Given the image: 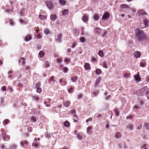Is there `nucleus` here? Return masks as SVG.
I'll return each mask as SVG.
<instances>
[{
	"instance_id": "nucleus-62",
	"label": "nucleus",
	"mask_w": 149,
	"mask_h": 149,
	"mask_svg": "<svg viewBox=\"0 0 149 149\" xmlns=\"http://www.w3.org/2000/svg\"><path fill=\"white\" fill-rule=\"evenodd\" d=\"M146 81L147 82H149V76L146 77Z\"/></svg>"
},
{
	"instance_id": "nucleus-12",
	"label": "nucleus",
	"mask_w": 149,
	"mask_h": 149,
	"mask_svg": "<svg viewBox=\"0 0 149 149\" xmlns=\"http://www.w3.org/2000/svg\"><path fill=\"white\" fill-rule=\"evenodd\" d=\"M120 7L121 8L128 9L130 8V7L126 4H122L120 5Z\"/></svg>"
},
{
	"instance_id": "nucleus-9",
	"label": "nucleus",
	"mask_w": 149,
	"mask_h": 149,
	"mask_svg": "<svg viewBox=\"0 0 149 149\" xmlns=\"http://www.w3.org/2000/svg\"><path fill=\"white\" fill-rule=\"evenodd\" d=\"M136 93L137 94L139 95L140 96H143V95L144 94H145L144 92H142L141 91V89L137 91Z\"/></svg>"
},
{
	"instance_id": "nucleus-23",
	"label": "nucleus",
	"mask_w": 149,
	"mask_h": 149,
	"mask_svg": "<svg viewBox=\"0 0 149 149\" xmlns=\"http://www.w3.org/2000/svg\"><path fill=\"white\" fill-rule=\"evenodd\" d=\"M64 125L67 127H69L70 126V123L69 122L66 121L64 123Z\"/></svg>"
},
{
	"instance_id": "nucleus-35",
	"label": "nucleus",
	"mask_w": 149,
	"mask_h": 149,
	"mask_svg": "<svg viewBox=\"0 0 149 149\" xmlns=\"http://www.w3.org/2000/svg\"><path fill=\"white\" fill-rule=\"evenodd\" d=\"M9 122V121L8 119H5L3 121V124L4 125H6Z\"/></svg>"
},
{
	"instance_id": "nucleus-56",
	"label": "nucleus",
	"mask_w": 149,
	"mask_h": 149,
	"mask_svg": "<svg viewBox=\"0 0 149 149\" xmlns=\"http://www.w3.org/2000/svg\"><path fill=\"white\" fill-rule=\"evenodd\" d=\"M92 118H89L87 120H86V122H88L89 121H91L92 120Z\"/></svg>"
},
{
	"instance_id": "nucleus-45",
	"label": "nucleus",
	"mask_w": 149,
	"mask_h": 149,
	"mask_svg": "<svg viewBox=\"0 0 149 149\" xmlns=\"http://www.w3.org/2000/svg\"><path fill=\"white\" fill-rule=\"evenodd\" d=\"M50 81H53L54 82H55V80L54 79V76H52L51 77V78L50 79Z\"/></svg>"
},
{
	"instance_id": "nucleus-42",
	"label": "nucleus",
	"mask_w": 149,
	"mask_h": 149,
	"mask_svg": "<svg viewBox=\"0 0 149 149\" xmlns=\"http://www.w3.org/2000/svg\"><path fill=\"white\" fill-rule=\"evenodd\" d=\"M33 146L35 147L36 148H38V144L36 143H33L32 144Z\"/></svg>"
},
{
	"instance_id": "nucleus-55",
	"label": "nucleus",
	"mask_w": 149,
	"mask_h": 149,
	"mask_svg": "<svg viewBox=\"0 0 149 149\" xmlns=\"http://www.w3.org/2000/svg\"><path fill=\"white\" fill-rule=\"evenodd\" d=\"M144 126L147 129H149V128L148 127V124L147 123H145Z\"/></svg>"
},
{
	"instance_id": "nucleus-53",
	"label": "nucleus",
	"mask_w": 149,
	"mask_h": 149,
	"mask_svg": "<svg viewBox=\"0 0 149 149\" xmlns=\"http://www.w3.org/2000/svg\"><path fill=\"white\" fill-rule=\"evenodd\" d=\"M10 24L11 25H13L14 24V22L11 19L10 20Z\"/></svg>"
},
{
	"instance_id": "nucleus-63",
	"label": "nucleus",
	"mask_w": 149,
	"mask_h": 149,
	"mask_svg": "<svg viewBox=\"0 0 149 149\" xmlns=\"http://www.w3.org/2000/svg\"><path fill=\"white\" fill-rule=\"evenodd\" d=\"M142 149H146V145H144L143 147L141 148Z\"/></svg>"
},
{
	"instance_id": "nucleus-29",
	"label": "nucleus",
	"mask_w": 149,
	"mask_h": 149,
	"mask_svg": "<svg viewBox=\"0 0 149 149\" xmlns=\"http://www.w3.org/2000/svg\"><path fill=\"white\" fill-rule=\"evenodd\" d=\"M115 136L116 138H119L121 136V134L119 132H117Z\"/></svg>"
},
{
	"instance_id": "nucleus-48",
	"label": "nucleus",
	"mask_w": 149,
	"mask_h": 149,
	"mask_svg": "<svg viewBox=\"0 0 149 149\" xmlns=\"http://www.w3.org/2000/svg\"><path fill=\"white\" fill-rule=\"evenodd\" d=\"M103 66L104 68H107V66L106 63L105 62H103Z\"/></svg>"
},
{
	"instance_id": "nucleus-10",
	"label": "nucleus",
	"mask_w": 149,
	"mask_h": 149,
	"mask_svg": "<svg viewBox=\"0 0 149 149\" xmlns=\"http://www.w3.org/2000/svg\"><path fill=\"white\" fill-rule=\"evenodd\" d=\"M70 101H66L64 102L63 105L66 107H68L70 106Z\"/></svg>"
},
{
	"instance_id": "nucleus-58",
	"label": "nucleus",
	"mask_w": 149,
	"mask_h": 149,
	"mask_svg": "<svg viewBox=\"0 0 149 149\" xmlns=\"http://www.w3.org/2000/svg\"><path fill=\"white\" fill-rule=\"evenodd\" d=\"M45 65L47 66V67H48L49 66V64L48 62H45Z\"/></svg>"
},
{
	"instance_id": "nucleus-54",
	"label": "nucleus",
	"mask_w": 149,
	"mask_h": 149,
	"mask_svg": "<svg viewBox=\"0 0 149 149\" xmlns=\"http://www.w3.org/2000/svg\"><path fill=\"white\" fill-rule=\"evenodd\" d=\"M71 112L72 114H74H74H75L76 113V111L75 110H73L71 111Z\"/></svg>"
},
{
	"instance_id": "nucleus-11",
	"label": "nucleus",
	"mask_w": 149,
	"mask_h": 149,
	"mask_svg": "<svg viewBox=\"0 0 149 149\" xmlns=\"http://www.w3.org/2000/svg\"><path fill=\"white\" fill-rule=\"evenodd\" d=\"M134 55L136 58H138L140 57L141 54L139 52L136 51L134 53Z\"/></svg>"
},
{
	"instance_id": "nucleus-8",
	"label": "nucleus",
	"mask_w": 149,
	"mask_h": 149,
	"mask_svg": "<svg viewBox=\"0 0 149 149\" xmlns=\"http://www.w3.org/2000/svg\"><path fill=\"white\" fill-rule=\"evenodd\" d=\"M84 67L86 70H89L91 69L90 65L87 63H86L85 64Z\"/></svg>"
},
{
	"instance_id": "nucleus-39",
	"label": "nucleus",
	"mask_w": 149,
	"mask_h": 149,
	"mask_svg": "<svg viewBox=\"0 0 149 149\" xmlns=\"http://www.w3.org/2000/svg\"><path fill=\"white\" fill-rule=\"evenodd\" d=\"M127 127L130 130H132L133 128V126L132 125L129 124L127 126Z\"/></svg>"
},
{
	"instance_id": "nucleus-26",
	"label": "nucleus",
	"mask_w": 149,
	"mask_h": 149,
	"mask_svg": "<svg viewBox=\"0 0 149 149\" xmlns=\"http://www.w3.org/2000/svg\"><path fill=\"white\" fill-rule=\"evenodd\" d=\"M101 72V70L99 69H97L95 71L97 75H99L100 74Z\"/></svg>"
},
{
	"instance_id": "nucleus-61",
	"label": "nucleus",
	"mask_w": 149,
	"mask_h": 149,
	"mask_svg": "<svg viewBox=\"0 0 149 149\" xmlns=\"http://www.w3.org/2000/svg\"><path fill=\"white\" fill-rule=\"evenodd\" d=\"M45 104L46 105V106L47 107H49L50 106V104H47V103L46 102H45Z\"/></svg>"
},
{
	"instance_id": "nucleus-41",
	"label": "nucleus",
	"mask_w": 149,
	"mask_h": 149,
	"mask_svg": "<svg viewBox=\"0 0 149 149\" xmlns=\"http://www.w3.org/2000/svg\"><path fill=\"white\" fill-rule=\"evenodd\" d=\"M85 41V39L84 37H81L80 38V41L81 42H84Z\"/></svg>"
},
{
	"instance_id": "nucleus-14",
	"label": "nucleus",
	"mask_w": 149,
	"mask_h": 149,
	"mask_svg": "<svg viewBox=\"0 0 149 149\" xmlns=\"http://www.w3.org/2000/svg\"><path fill=\"white\" fill-rule=\"evenodd\" d=\"M92 127L91 126H89L87 129V133L89 134H90L91 133V130Z\"/></svg>"
},
{
	"instance_id": "nucleus-33",
	"label": "nucleus",
	"mask_w": 149,
	"mask_h": 149,
	"mask_svg": "<svg viewBox=\"0 0 149 149\" xmlns=\"http://www.w3.org/2000/svg\"><path fill=\"white\" fill-rule=\"evenodd\" d=\"M98 54L100 56L102 57L104 56V54L102 50L98 52Z\"/></svg>"
},
{
	"instance_id": "nucleus-7",
	"label": "nucleus",
	"mask_w": 149,
	"mask_h": 149,
	"mask_svg": "<svg viewBox=\"0 0 149 149\" xmlns=\"http://www.w3.org/2000/svg\"><path fill=\"white\" fill-rule=\"evenodd\" d=\"M139 72H138L137 74L134 75V78L136 81H140L141 80V78L139 75Z\"/></svg>"
},
{
	"instance_id": "nucleus-38",
	"label": "nucleus",
	"mask_w": 149,
	"mask_h": 149,
	"mask_svg": "<svg viewBox=\"0 0 149 149\" xmlns=\"http://www.w3.org/2000/svg\"><path fill=\"white\" fill-rule=\"evenodd\" d=\"M77 138L80 140H81L82 139V136L79 134H77Z\"/></svg>"
},
{
	"instance_id": "nucleus-15",
	"label": "nucleus",
	"mask_w": 149,
	"mask_h": 149,
	"mask_svg": "<svg viewBox=\"0 0 149 149\" xmlns=\"http://www.w3.org/2000/svg\"><path fill=\"white\" fill-rule=\"evenodd\" d=\"M19 62V63H21L22 65H24L25 64V59L23 58H21Z\"/></svg>"
},
{
	"instance_id": "nucleus-18",
	"label": "nucleus",
	"mask_w": 149,
	"mask_h": 149,
	"mask_svg": "<svg viewBox=\"0 0 149 149\" xmlns=\"http://www.w3.org/2000/svg\"><path fill=\"white\" fill-rule=\"evenodd\" d=\"M28 142L25 140L21 142V145L23 146H24L25 145L28 144Z\"/></svg>"
},
{
	"instance_id": "nucleus-43",
	"label": "nucleus",
	"mask_w": 149,
	"mask_h": 149,
	"mask_svg": "<svg viewBox=\"0 0 149 149\" xmlns=\"http://www.w3.org/2000/svg\"><path fill=\"white\" fill-rule=\"evenodd\" d=\"M70 59L66 58L65 60V62L67 63H69L70 62Z\"/></svg>"
},
{
	"instance_id": "nucleus-25",
	"label": "nucleus",
	"mask_w": 149,
	"mask_h": 149,
	"mask_svg": "<svg viewBox=\"0 0 149 149\" xmlns=\"http://www.w3.org/2000/svg\"><path fill=\"white\" fill-rule=\"evenodd\" d=\"M62 36V34H59L57 37L56 40L59 42L61 41V38Z\"/></svg>"
},
{
	"instance_id": "nucleus-50",
	"label": "nucleus",
	"mask_w": 149,
	"mask_h": 149,
	"mask_svg": "<svg viewBox=\"0 0 149 149\" xmlns=\"http://www.w3.org/2000/svg\"><path fill=\"white\" fill-rule=\"evenodd\" d=\"M73 90V88L72 87H70L69 89H68V92L70 93Z\"/></svg>"
},
{
	"instance_id": "nucleus-21",
	"label": "nucleus",
	"mask_w": 149,
	"mask_h": 149,
	"mask_svg": "<svg viewBox=\"0 0 149 149\" xmlns=\"http://www.w3.org/2000/svg\"><path fill=\"white\" fill-rule=\"evenodd\" d=\"M149 23V20L146 19H144V24L146 26V27H147L148 26V23Z\"/></svg>"
},
{
	"instance_id": "nucleus-32",
	"label": "nucleus",
	"mask_w": 149,
	"mask_h": 149,
	"mask_svg": "<svg viewBox=\"0 0 149 149\" xmlns=\"http://www.w3.org/2000/svg\"><path fill=\"white\" fill-rule=\"evenodd\" d=\"M93 17L95 20H97L99 19V16L97 14H95L94 15Z\"/></svg>"
},
{
	"instance_id": "nucleus-1",
	"label": "nucleus",
	"mask_w": 149,
	"mask_h": 149,
	"mask_svg": "<svg viewBox=\"0 0 149 149\" xmlns=\"http://www.w3.org/2000/svg\"><path fill=\"white\" fill-rule=\"evenodd\" d=\"M136 38L139 41L143 39L145 37L144 33L143 31L139 29H136Z\"/></svg>"
},
{
	"instance_id": "nucleus-31",
	"label": "nucleus",
	"mask_w": 149,
	"mask_h": 149,
	"mask_svg": "<svg viewBox=\"0 0 149 149\" xmlns=\"http://www.w3.org/2000/svg\"><path fill=\"white\" fill-rule=\"evenodd\" d=\"M77 79V77L76 76H74L72 77L71 80L73 82H75Z\"/></svg>"
},
{
	"instance_id": "nucleus-30",
	"label": "nucleus",
	"mask_w": 149,
	"mask_h": 149,
	"mask_svg": "<svg viewBox=\"0 0 149 149\" xmlns=\"http://www.w3.org/2000/svg\"><path fill=\"white\" fill-rule=\"evenodd\" d=\"M146 64L144 61H142L140 63V66L142 67H144L145 66Z\"/></svg>"
},
{
	"instance_id": "nucleus-37",
	"label": "nucleus",
	"mask_w": 149,
	"mask_h": 149,
	"mask_svg": "<svg viewBox=\"0 0 149 149\" xmlns=\"http://www.w3.org/2000/svg\"><path fill=\"white\" fill-rule=\"evenodd\" d=\"M130 76V74L127 73H125L124 75V77L125 78H127Z\"/></svg>"
},
{
	"instance_id": "nucleus-3",
	"label": "nucleus",
	"mask_w": 149,
	"mask_h": 149,
	"mask_svg": "<svg viewBox=\"0 0 149 149\" xmlns=\"http://www.w3.org/2000/svg\"><path fill=\"white\" fill-rule=\"evenodd\" d=\"M46 5H47V7L49 8L50 9H51L53 7V4L52 3V2L50 1H47L46 2Z\"/></svg>"
},
{
	"instance_id": "nucleus-52",
	"label": "nucleus",
	"mask_w": 149,
	"mask_h": 149,
	"mask_svg": "<svg viewBox=\"0 0 149 149\" xmlns=\"http://www.w3.org/2000/svg\"><path fill=\"white\" fill-rule=\"evenodd\" d=\"M57 61L58 63H60L61 62L62 60L60 58H58L57 59Z\"/></svg>"
},
{
	"instance_id": "nucleus-34",
	"label": "nucleus",
	"mask_w": 149,
	"mask_h": 149,
	"mask_svg": "<svg viewBox=\"0 0 149 149\" xmlns=\"http://www.w3.org/2000/svg\"><path fill=\"white\" fill-rule=\"evenodd\" d=\"M73 116L75 118H74V122H77L78 118L77 116L75 114H74L73 115Z\"/></svg>"
},
{
	"instance_id": "nucleus-59",
	"label": "nucleus",
	"mask_w": 149,
	"mask_h": 149,
	"mask_svg": "<svg viewBox=\"0 0 149 149\" xmlns=\"http://www.w3.org/2000/svg\"><path fill=\"white\" fill-rule=\"evenodd\" d=\"M37 38L38 39H40V38H41V36L40 35V34H38L37 35Z\"/></svg>"
},
{
	"instance_id": "nucleus-47",
	"label": "nucleus",
	"mask_w": 149,
	"mask_h": 149,
	"mask_svg": "<svg viewBox=\"0 0 149 149\" xmlns=\"http://www.w3.org/2000/svg\"><path fill=\"white\" fill-rule=\"evenodd\" d=\"M33 98L36 101H38L39 99V97L36 96L33 97Z\"/></svg>"
},
{
	"instance_id": "nucleus-20",
	"label": "nucleus",
	"mask_w": 149,
	"mask_h": 149,
	"mask_svg": "<svg viewBox=\"0 0 149 149\" xmlns=\"http://www.w3.org/2000/svg\"><path fill=\"white\" fill-rule=\"evenodd\" d=\"M146 14V13H145V11L143 10H140L138 12V14L139 15H143Z\"/></svg>"
},
{
	"instance_id": "nucleus-44",
	"label": "nucleus",
	"mask_w": 149,
	"mask_h": 149,
	"mask_svg": "<svg viewBox=\"0 0 149 149\" xmlns=\"http://www.w3.org/2000/svg\"><path fill=\"white\" fill-rule=\"evenodd\" d=\"M68 70V69L66 67H65L63 69V72H67Z\"/></svg>"
},
{
	"instance_id": "nucleus-27",
	"label": "nucleus",
	"mask_w": 149,
	"mask_h": 149,
	"mask_svg": "<svg viewBox=\"0 0 149 149\" xmlns=\"http://www.w3.org/2000/svg\"><path fill=\"white\" fill-rule=\"evenodd\" d=\"M44 52L42 51H41L39 53V56L40 57H42L44 55Z\"/></svg>"
},
{
	"instance_id": "nucleus-36",
	"label": "nucleus",
	"mask_w": 149,
	"mask_h": 149,
	"mask_svg": "<svg viewBox=\"0 0 149 149\" xmlns=\"http://www.w3.org/2000/svg\"><path fill=\"white\" fill-rule=\"evenodd\" d=\"M44 33L45 34H47L50 33V31L48 29H45Z\"/></svg>"
},
{
	"instance_id": "nucleus-16",
	"label": "nucleus",
	"mask_w": 149,
	"mask_h": 149,
	"mask_svg": "<svg viewBox=\"0 0 149 149\" xmlns=\"http://www.w3.org/2000/svg\"><path fill=\"white\" fill-rule=\"evenodd\" d=\"M56 18L57 17L56 15H51L50 19L52 21L55 20Z\"/></svg>"
},
{
	"instance_id": "nucleus-64",
	"label": "nucleus",
	"mask_w": 149,
	"mask_h": 149,
	"mask_svg": "<svg viewBox=\"0 0 149 149\" xmlns=\"http://www.w3.org/2000/svg\"><path fill=\"white\" fill-rule=\"evenodd\" d=\"M19 21L20 22L22 23H23V22H24V21H23V20L22 19H19Z\"/></svg>"
},
{
	"instance_id": "nucleus-57",
	"label": "nucleus",
	"mask_w": 149,
	"mask_h": 149,
	"mask_svg": "<svg viewBox=\"0 0 149 149\" xmlns=\"http://www.w3.org/2000/svg\"><path fill=\"white\" fill-rule=\"evenodd\" d=\"M82 95L81 94H79L78 96V99H80L82 97Z\"/></svg>"
},
{
	"instance_id": "nucleus-19",
	"label": "nucleus",
	"mask_w": 149,
	"mask_h": 149,
	"mask_svg": "<svg viewBox=\"0 0 149 149\" xmlns=\"http://www.w3.org/2000/svg\"><path fill=\"white\" fill-rule=\"evenodd\" d=\"M39 18L41 20H44L46 19L47 16L45 15H40L39 16Z\"/></svg>"
},
{
	"instance_id": "nucleus-5",
	"label": "nucleus",
	"mask_w": 149,
	"mask_h": 149,
	"mask_svg": "<svg viewBox=\"0 0 149 149\" xmlns=\"http://www.w3.org/2000/svg\"><path fill=\"white\" fill-rule=\"evenodd\" d=\"M110 16L109 14L107 12H106L104 14L102 17V19L103 20H106Z\"/></svg>"
},
{
	"instance_id": "nucleus-2",
	"label": "nucleus",
	"mask_w": 149,
	"mask_h": 149,
	"mask_svg": "<svg viewBox=\"0 0 149 149\" xmlns=\"http://www.w3.org/2000/svg\"><path fill=\"white\" fill-rule=\"evenodd\" d=\"M40 84L39 82L37 83L36 85V91L38 93H40L41 92V89L40 88Z\"/></svg>"
},
{
	"instance_id": "nucleus-46",
	"label": "nucleus",
	"mask_w": 149,
	"mask_h": 149,
	"mask_svg": "<svg viewBox=\"0 0 149 149\" xmlns=\"http://www.w3.org/2000/svg\"><path fill=\"white\" fill-rule=\"evenodd\" d=\"M12 73V71H10L8 72V77H12L11 75Z\"/></svg>"
},
{
	"instance_id": "nucleus-24",
	"label": "nucleus",
	"mask_w": 149,
	"mask_h": 149,
	"mask_svg": "<svg viewBox=\"0 0 149 149\" xmlns=\"http://www.w3.org/2000/svg\"><path fill=\"white\" fill-rule=\"evenodd\" d=\"M68 13V10H64L62 11V14L63 15H65Z\"/></svg>"
},
{
	"instance_id": "nucleus-13",
	"label": "nucleus",
	"mask_w": 149,
	"mask_h": 149,
	"mask_svg": "<svg viewBox=\"0 0 149 149\" xmlns=\"http://www.w3.org/2000/svg\"><path fill=\"white\" fill-rule=\"evenodd\" d=\"M88 17L86 15H84L82 18V20L85 22H86L88 21Z\"/></svg>"
},
{
	"instance_id": "nucleus-17",
	"label": "nucleus",
	"mask_w": 149,
	"mask_h": 149,
	"mask_svg": "<svg viewBox=\"0 0 149 149\" xmlns=\"http://www.w3.org/2000/svg\"><path fill=\"white\" fill-rule=\"evenodd\" d=\"M31 38V36L30 35H27L25 38V41H28Z\"/></svg>"
},
{
	"instance_id": "nucleus-4",
	"label": "nucleus",
	"mask_w": 149,
	"mask_h": 149,
	"mask_svg": "<svg viewBox=\"0 0 149 149\" xmlns=\"http://www.w3.org/2000/svg\"><path fill=\"white\" fill-rule=\"evenodd\" d=\"M141 91L142 92H144L145 93H149V89L146 86L144 87L141 89Z\"/></svg>"
},
{
	"instance_id": "nucleus-51",
	"label": "nucleus",
	"mask_w": 149,
	"mask_h": 149,
	"mask_svg": "<svg viewBox=\"0 0 149 149\" xmlns=\"http://www.w3.org/2000/svg\"><path fill=\"white\" fill-rule=\"evenodd\" d=\"M115 113L117 116H118L119 115V113L117 109L115 110Z\"/></svg>"
},
{
	"instance_id": "nucleus-40",
	"label": "nucleus",
	"mask_w": 149,
	"mask_h": 149,
	"mask_svg": "<svg viewBox=\"0 0 149 149\" xmlns=\"http://www.w3.org/2000/svg\"><path fill=\"white\" fill-rule=\"evenodd\" d=\"M1 89L2 91H6V86H2L1 88Z\"/></svg>"
},
{
	"instance_id": "nucleus-60",
	"label": "nucleus",
	"mask_w": 149,
	"mask_h": 149,
	"mask_svg": "<svg viewBox=\"0 0 149 149\" xmlns=\"http://www.w3.org/2000/svg\"><path fill=\"white\" fill-rule=\"evenodd\" d=\"M132 116L131 115H130L128 116H127L126 118L127 119H131L132 118Z\"/></svg>"
},
{
	"instance_id": "nucleus-6",
	"label": "nucleus",
	"mask_w": 149,
	"mask_h": 149,
	"mask_svg": "<svg viewBox=\"0 0 149 149\" xmlns=\"http://www.w3.org/2000/svg\"><path fill=\"white\" fill-rule=\"evenodd\" d=\"M2 135L4 140H8L10 139V136L6 134L5 133H3Z\"/></svg>"
},
{
	"instance_id": "nucleus-28",
	"label": "nucleus",
	"mask_w": 149,
	"mask_h": 149,
	"mask_svg": "<svg viewBox=\"0 0 149 149\" xmlns=\"http://www.w3.org/2000/svg\"><path fill=\"white\" fill-rule=\"evenodd\" d=\"M59 3L62 5H64L66 4V1L64 0H59Z\"/></svg>"
},
{
	"instance_id": "nucleus-49",
	"label": "nucleus",
	"mask_w": 149,
	"mask_h": 149,
	"mask_svg": "<svg viewBox=\"0 0 149 149\" xmlns=\"http://www.w3.org/2000/svg\"><path fill=\"white\" fill-rule=\"evenodd\" d=\"M31 120L32 122H35L36 121V118L34 117H32L31 118Z\"/></svg>"
},
{
	"instance_id": "nucleus-22",
	"label": "nucleus",
	"mask_w": 149,
	"mask_h": 149,
	"mask_svg": "<svg viewBox=\"0 0 149 149\" xmlns=\"http://www.w3.org/2000/svg\"><path fill=\"white\" fill-rule=\"evenodd\" d=\"M101 79L100 77L98 78L97 79L95 84V86H96L100 82Z\"/></svg>"
}]
</instances>
